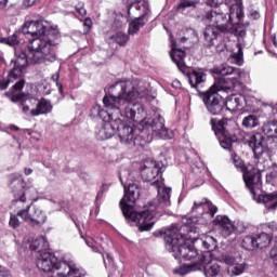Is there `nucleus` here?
Masks as SVG:
<instances>
[{"label":"nucleus","mask_w":277,"mask_h":277,"mask_svg":"<svg viewBox=\"0 0 277 277\" xmlns=\"http://www.w3.org/2000/svg\"><path fill=\"white\" fill-rule=\"evenodd\" d=\"M23 88H25V80H19V81H17V82L13 85V89H14L16 92L23 90Z\"/></svg>","instance_id":"603ef678"},{"label":"nucleus","mask_w":277,"mask_h":277,"mask_svg":"<svg viewBox=\"0 0 277 277\" xmlns=\"http://www.w3.org/2000/svg\"><path fill=\"white\" fill-rule=\"evenodd\" d=\"M53 40L48 37L41 39H32L28 43V50L15 48L14 67L9 72L10 79H18L23 76V70L28 64H47L57 60L55 51H53Z\"/></svg>","instance_id":"20e7f679"},{"label":"nucleus","mask_w":277,"mask_h":277,"mask_svg":"<svg viewBox=\"0 0 277 277\" xmlns=\"http://www.w3.org/2000/svg\"><path fill=\"white\" fill-rule=\"evenodd\" d=\"M25 180H23V175L19 174H11L10 175V187L12 193L14 194V200L12 201V207H19L27 202V197L29 196V192H36V188L32 186H26Z\"/></svg>","instance_id":"9b49d317"},{"label":"nucleus","mask_w":277,"mask_h":277,"mask_svg":"<svg viewBox=\"0 0 277 277\" xmlns=\"http://www.w3.org/2000/svg\"><path fill=\"white\" fill-rule=\"evenodd\" d=\"M220 34H222V31H220L219 28H215L213 25H208L203 30L205 47L208 49L215 47Z\"/></svg>","instance_id":"412c9836"},{"label":"nucleus","mask_w":277,"mask_h":277,"mask_svg":"<svg viewBox=\"0 0 277 277\" xmlns=\"http://www.w3.org/2000/svg\"><path fill=\"white\" fill-rule=\"evenodd\" d=\"M277 179V166L274 164L271 172L266 174V182L267 183H274Z\"/></svg>","instance_id":"79ce46f5"},{"label":"nucleus","mask_w":277,"mask_h":277,"mask_svg":"<svg viewBox=\"0 0 277 277\" xmlns=\"http://www.w3.org/2000/svg\"><path fill=\"white\" fill-rule=\"evenodd\" d=\"M200 207H207L208 209V213L209 215H211V217L215 216V213H217V207L215 205H213V202H211L209 199L203 198L201 201H195L194 202V207H193V211H196V209H200Z\"/></svg>","instance_id":"c85d7f7f"},{"label":"nucleus","mask_w":277,"mask_h":277,"mask_svg":"<svg viewBox=\"0 0 277 277\" xmlns=\"http://www.w3.org/2000/svg\"><path fill=\"white\" fill-rule=\"evenodd\" d=\"M242 127L245 129H255V127H259V117L256 115H248L243 117Z\"/></svg>","instance_id":"2f4dec72"},{"label":"nucleus","mask_w":277,"mask_h":277,"mask_svg":"<svg viewBox=\"0 0 277 277\" xmlns=\"http://www.w3.org/2000/svg\"><path fill=\"white\" fill-rule=\"evenodd\" d=\"M10 129H11V131H18L19 130L18 127H16V126H11Z\"/></svg>","instance_id":"338daca9"},{"label":"nucleus","mask_w":277,"mask_h":277,"mask_svg":"<svg viewBox=\"0 0 277 277\" xmlns=\"http://www.w3.org/2000/svg\"><path fill=\"white\" fill-rule=\"evenodd\" d=\"M118 127V121L111 119L110 121L103 120L100 128L96 129L95 135L97 140L105 141L114 137L116 135V128Z\"/></svg>","instance_id":"a211bd4d"},{"label":"nucleus","mask_w":277,"mask_h":277,"mask_svg":"<svg viewBox=\"0 0 277 277\" xmlns=\"http://www.w3.org/2000/svg\"><path fill=\"white\" fill-rule=\"evenodd\" d=\"M237 17L236 13L227 8H219L216 10L207 11L202 15V21L213 23L212 25L222 34H227L233 29V19Z\"/></svg>","instance_id":"6e6552de"},{"label":"nucleus","mask_w":277,"mask_h":277,"mask_svg":"<svg viewBox=\"0 0 277 277\" xmlns=\"http://www.w3.org/2000/svg\"><path fill=\"white\" fill-rule=\"evenodd\" d=\"M8 85H10V78L0 79V90H8Z\"/></svg>","instance_id":"3c124183"},{"label":"nucleus","mask_w":277,"mask_h":277,"mask_svg":"<svg viewBox=\"0 0 277 277\" xmlns=\"http://www.w3.org/2000/svg\"><path fill=\"white\" fill-rule=\"evenodd\" d=\"M127 172L119 174V181L124 188V195L120 200L119 205L126 217L127 222H132L136 224L140 233L144 230H150L155 226V217L161 215L163 209H168L172 205L170 201V194L172 188L159 186V180L151 183L158 188L157 201L149 203L141 212H135V203L140 200L142 196L140 185L135 183H129L127 185Z\"/></svg>","instance_id":"f03ea898"},{"label":"nucleus","mask_w":277,"mask_h":277,"mask_svg":"<svg viewBox=\"0 0 277 277\" xmlns=\"http://www.w3.org/2000/svg\"><path fill=\"white\" fill-rule=\"evenodd\" d=\"M224 49H226V45L224 43H221L216 47V51L219 53H222L224 51Z\"/></svg>","instance_id":"bf43d9fd"},{"label":"nucleus","mask_w":277,"mask_h":277,"mask_svg":"<svg viewBox=\"0 0 277 277\" xmlns=\"http://www.w3.org/2000/svg\"><path fill=\"white\" fill-rule=\"evenodd\" d=\"M233 163L236 168H240L247 189H249L252 196H256V189H261L262 185L259 164H255V167L252 164L243 166V161L237 155L233 156Z\"/></svg>","instance_id":"0eeeda50"},{"label":"nucleus","mask_w":277,"mask_h":277,"mask_svg":"<svg viewBox=\"0 0 277 277\" xmlns=\"http://www.w3.org/2000/svg\"><path fill=\"white\" fill-rule=\"evenodd\" d=\"M106 259L109 263H111V261H114V258L111 256V254L106 253Z\"/></svg>","instance_id":"69168bd1"},{"label":"nucleus","mask_w":277,"mask_h":277,"mask_svg":"<svg viewBox=\"0 0 277 277\" xmlns=\"http://www.w3.org/2000/svg\"><path fill=\"white\" fill-rule=\"evenodd\" d=\"M260 200H262V202L265 206V209H267V211H276V209H277V192L264 194L260 197Z\"/></svg>","instance_id":"a878e982"},{"label":"nucleus","mask_w":277,"mask_h":277,"mask_svg":"<svg viewBox=\"0 0 277 277\" xmlns=\"http://www.w3.org/2000/svg\"><path fill=\"white\" fill-rule=\"evenodd\" d=\"M9 226L13 229L18 228V226H21V220H18V216H16L15 214H11Z\"/></svg>","instance_id":"37998d69"},{"label":"nucleus","mask_w":277,"mask_h":277,"mask_svg":"<svg viewBox=\"0 0 277 277\" xmlns=\"http://www.w3.org/2000/svg\"><path fill=\"white\" fill-rule=\"evenodd\" d=\"M144 95L140 92L133 82L130 80H121L115 82L108 89V94L103 97L104 107L115 111L117 116L133 120V122H140L142 133H163L166 126L163 124V118L145 119L144 106L140 103H133L137 98H142Z\"/></svg>","instance_id":"f257e3e1"},{"label":"nucleus","mask_w":277,"mask_h":277,"mask_svg":"<svg viewBox=\"0 0 277 277\" xmlns=\"http://www.w3.org/2000/svg\"><path fill=\"white\" fill-rule=\"evenodd\" d=\"M123 3H127L128 8H131L133 3H137L140 0H122Z\"/></svg>","instance_id":"4d7b16f0"},{"label":"nucleus","mask_w":277,"mask_h":277,"mask_svg":"<svg viewBox=\"0 0 277 277\" xmlns=\"http://www.w3.org/2000/svg\"><path fill=\"white\" fill-rule=\"evenodd\" d=\"M263 133L268 137H276V120L269 121L262 127Z\"/></svg>","instance_id":"e433bc0d"},{"label":"nucleus","mask_w":277,"mask_h":277,"mask_svg":"<svg viewBox=\"0 0 277 277\" xmlns=\"http://www.w3.org/2000/svg\"><path fill=\"white\" fill-rule=\"evenodd\" d=\"M205 267L200 262H193L189 264H183L180 267L174 268L173 274L177 276H187V274H192V272H200Z\"/></svg>","instance_id":"b1692460"},{"label":"nucleus","mask_w":277,"mask_h":277,"mask_svg":"<svg viewBox=\"0 0 277 277\" xmlns=\"http://www.w3.org/2000/svg\"><path fill=\"white\" fill-rule=\"evenodd\" d=\"M75 8L78 14H80V16H85V14H88V11L85 10L83 2H78Z\"/></svg>","instance_id":"de8ad7c7"},{"label":"nucleus","mask_w":277,"mask_h":277,"mask_svg":"<svg viewBox=\"0 0 277 277\" xmlns=\"http://www.w3.org/2000/svg\"><path fill=\"white\" fill-rule=\"evenodd\" d=\"M72 260H64L60 262L53 253L43 252L37 260V267L41 272H53L52 277H66V273L60 271L62 267L68 268V263Z\"/></svg>","instance_id":"9d476101"},{"label":"nucleus","mask_w":277,"mask_h":277,"mask_svg":"<svg viewBox=\"0 0 277 277\" xmlns=\"http://www.w3.org/2000/svg\"><path fill=\"white\" fill-rule=\"evenodd\" d=\"M230 120L229 118H211L210 126L214 135L217 137L220 145L225 150H230V147L237 142V135L230 132Z\"/></svg>","instance_id":"1a4fd4ad"},{"label":"nucleus","mask_w":277,"mask_h":277,"mask_svg":"<svg viewBox=\"0 0 277 277\" xmlns=\"http://www.w3.org/2000/svg\"><path fill=\"white\" fill-rule=\"evenodd\" d=\"M247 27H250V23L247 22L245 24H241V23H234L233 22V26L230 28V31L229 34H235V36H240V37H243L246 36V28Z\"/></svg>","instance_id":"473e14b6"},{"label":"nucleus","mask_w":277,"mask_h":277,"mask_svg":"<svg viewBox=\"0 0 277 277\" xmlns=\"http://www.w3.org/2000/svg\"><path fill=\"white\" fill-rule=\"evenodd\" d=\"M233 60L237 62V64H241L243 62V49L241 47L238 48V52L232 54Z\"/></svg>","instance_id":"c03bdc74"},{"label":"nucleus","mask_w":277,"mask_h":277,"mask_svg":"<svg viewBox=\"0 0 277 277\" xmlns=\"http://www.w3.org/2000/svg\"><path fill=\"white\" fill-rule=\"evenodd\" d=\"M186 42V37H176V40L172 39L170 57L173 64L177 66L179 70L186 76L189 84L193 88H198V85L207 81V74H205L202 70L189 69V67H187L185 64V51H183V49H179L177 47L179 44H185Z\"/></svg>","instance_id":"423d86ee"},{"label":"nucleus","mask_w":277,"mask_h":277,"mask_svg":"<svg viewBox=\"0 0 277 277\" xmlns=\"http://www.w3.org/2000/svg\"><path fill=\"white\" fill-rule=\"evenodd\" d=\"M222 8H226L233 14H236V18L241 22L246 14L243 13V1L242 0H225Z\"/></svg>","instance_id":"4be33fe9"},{"label":"nucleus","mask_w":277,"mask_h":277,"mask_svg":"<svg viewBox=\"0 0 277 277\" xmlns=\"http://www.w3.org/2000/svg\"><path fill=\"white\" fill-rule=\"evenodd\" d=\"M214 75L221 77L209 90L200 94L201 101L210 116H222L226 113V101L217 92H241V70L230 65H221L213 68Z\"/></svg>","instance_id":"7ed1b4c3"},{"label":"nucleus","mask_w":277,"mask_h":277,"mask_svg":"<svg viewBox=\"0 0 277 277\" xmlns=\"http://www.w3.org/2000/svg\"><path fill=\"white\" fill-rule=\"evenodd\" d=\"M85 243L90 249L93 250V252H101V247H98L92 238H87Z\"/></svg>","instance_id":"49530a36"},{"label":"nucleus","mask_w":277,"mask_h":277,"mask_svg":"<svg viewBox=\"0 0 277 277\" xmlns=\"http://www.w3.org/2000/svg\"><path fill=\"white\" fill-rule=\"evenodd\" d=\"M90 118H100L101 120H105L109 113L101 107V105L96 104L90 109L89 114Z\"/></svg>","instance_id":"7c9ffc66"},{"label":"nucleus","mask_w":277,"mask_h":277,"mask_svg":"<svg viewBox=\"0 0 277 277\" xmlns=\"http://www.w3.org/2000/svg\"><path fill=\"white\" fill-rule=\"evenodd\" d=\"M200 5V0H180L177 10H187V8H197Z\"/></svg>","instance_id":"ea45409f"},{"label":"nucleus","mask_w":277,"mask_h":277,"mask_svg":"<svg viewBox=\"0 0 277 277\" xmlns=\"http://www.w3.org/2000/svg\"><path fill=\"white\" fill-rule=\"evenodd\" d=\"M253 237L255 242V250L256 249L263 250V248H267V246L272 243V237L265 232L256 234Z\"/></svg>","instance_id":"bb28decb"},{"label":"nucleus","mask_w":277,"mask_h":277,"mask_svg":"<svg viewBox=\"0 0 277 277\" xmlns=\"http://www.w3.org/2000/svg\"><path fill=\"white\" fill-rule=\"evenodd\" d=\"M268 228L275 233L274 234L275 245L277 246V224H276V222L268 223Z\"/></svg>","instance_id":"8fccbe9b"},{"label":"nucleus","mask_w":277,"mask_h":277,"mask_svg":"<svg viewBox=\"0 0 277 277\" xmlns=\"http://www.w3.org/2000/svg\"><path fill=\"white\" fill-rule=\"evenodd\" d=\"M249 146L252 149L255 159H261L264 153H267V142H265V136L259 132L250 137Z\"/></svg>","instance_id":"f3484780"},{"label":"nucleus","mask_w":277,"mask_h":277,"mask_svg":"<svg viewBox=\"0 0 277 277\" xmlns=\"http://www.w3.org/2000/svg\"><path fill=\"white\" fill-rule=\"evenodd\" d=\"M31 246L37 252H42V250L49 249V242L44 239V237L37 238Z\"/></svg>","instance_id":"c9c22d12"},{"label":"nucleus","mask_w":277,"mask_h":277,"mask_svg":"<svg viewBox=\"0 0 277 277\" xmlns=\"http://www.w3.org/2000/svg\"><path fill=\"white\" fill-rule=\"evenodd\" d=\"M201 243L203 248H206V250H209L210 252L215 250V248H217V240L212 236H205L201 239Z\"/></svg>","instance_id":"f704fd0d"},{"label":"nucleus","mask_w":277,"mask_h":277,"mask_svg":"<svg viewBox=\"0 0 277 277\" xmlns=\"http://www.w3.org/2000/svg\"><path fill=\"white\" fill-rule=\"evenodd\" d=\"M241 246L245 250H249V251L256 250L254 236H246L241 241Z\"/></svg>","instance_id":"58836bf2"},{"label":"nucleus","mask_w":277,"mask_h":277,"mask_svg":"<svg viewBox=\"0 0 277 277\" xmlns=\"http://www.w3.org/2000/svg\"><path fill=\"white\" fill-rule=\"evenodd\" d=\"M9 0H0V10H5Z\"/></svg>","instance_id":"13d9d810"},{"label":"nucleus","mask_w":277,"mask_h":277,"mask_svg":"<svg viewBox=\"0 0 277 277\" xmlns=\"http://www.w3.org/2000/svg\"><path fill=\"white\" fill-rule=\"evenodd\" d=\"M235 274L239 276V274H243V268H239V266L235 267Z\"/></svg>","instance_id":"680f3d73"},{"label":"nucleus","mask_w":277,"mask_h":277,"mask_svg":"<svg viewBox=\"0 0 277 277\" xmlns=\"http://www.w3.org/2000/svg\"><path fill=\"white\" fill-rule=\"evenodd\" d=\"M222 1L224 0H206V4L209 5V8L217 9L220 5H222Z\"/></svg>","instance_id":"09e8293b"},{"label":"nucleus","mask_w":277,"mask_h":277,"mask_svg":"<svg viewBox=\"0 0 277 277\" xmlns=\"http://www.w3.org/2000/svg\"><path fill=\"white\" fill-rule=\"evenodd\" d=\"M38 1H40V0H24V5L26 8H31V5H34Z\"/></svg>","instance_id":"5fc2aeb1"},{"label":"nucleus","mask_w":277,"mask_h":277,"mask_svg":"<svg viewBox=\"0 0 277 277\" xmlns=\"http://www.w3.org/2000/svg\"><path fill=\"white\" fill-rule=\"evenodd\" d=\"M52 81H55L60 94H64V85L60 82V72L52 75Z\"/></svg>","instance_id":"a18cd8bd"},{"label":"nucleus","mask_w":277,"mask_h":277,"mask_svg":"<svg viewBox=\"0 0 277 277\" xmlns=\"http://www.w3.org/2000/svg\"><path fill=\"white\" fill-rule=\"evenodd\" d=\"M123 26L124 24H113V27H115V29H122Z\"/></svg>","instance_id":"0e129e2a"},{"label":"nucleus","mask_w":277,"mask_h":277,"mask_svg":"<svg viewBox=\"0 0 277 277\" xmlns=\"http://www.w3.org/2000/svg\"><path fill=\"white\" fill-rule=\"evenodd\" d=\"M47 22L39 19L37 21V38L35 40H40L42 38H49V40H53L54 44H52V49L55 52V47H57V40H60V31L54 28H50L47 30Z\"/></svg>","instance_id":"dca6fc26"},{"label":"nucleus","mask_w":277,"mask_h":277,"mask_svg":"<svg viewBox=\"0 0 277 277\" xmlns=\"http://www.w3.org/2000/svg\"><path fill=\"white\" fill-rule=\"evenodd\" d=\"M148 2L146 0H138L128 8V14L131 18H148Z\"/></svg>","instance_id":"6ab92c4d"},{"label":"nucleus","mask_w":277,"mask_h":277,"mask_svg":"<svg viewBox=\"0 0 277 277\" xmlns=\"http://www.w3.org/2000/svg\"><path fill=\"white\" fill-rule=\"evenodd\" d=\"M2 42L9 44V47H18V44H21V39L18 38V35L13 34L10 37L3 38Z\"/></svg>","instance_id":"a19ab883"},{"label":"nucleus","mask_w":277,"mask_h":277,"mask_svg":"<svg viewBox=\"0 0 277 277\" xmlns=\"http://www.w3.org/2000/svg\"><path fill=\"white\" fill-rule=\"evenodd\" d=\"M0 277H12L8 271H0Z\"/></svg>","instance_id":"052dcab7"},{"label":"nucleus","mask_w":277,"mask_h":277,"mask_svg":"<svg viewBox=\"0 0 277 277\" xmlns=\"http://www.w3.org/2000/svg\"><path fill=\"white\" fill-rule=\"evenodd\" d=\"M116 122L115 132L117 131L121 144H126V146H137V136H135L133 126H129L120 118H116Z\"/></svg>","instance_id":"4468645a"},{"label":"nucleus","mask_w":277,"mask_h":277,"mask_svg":"<svg viewBox=\"0 0 277 277\" xmlns=\"http://www.w3.org/2000/svg\"><path fill=\"white\" fill-rule=\"evenodd\" d=\"M250 18L253 21H259L261 18V14L258 11H253L250 13Z\"/></svg>","instance_id":"864d4df0"},{"label":"nucleus","mask_w":277,"mask_h":277,"mask_svg":"<svg viewBox=\"0 0 277 277\" xmlns=\"http://www.w3.org/2000/svg\"><path fill=\"white\" fill-rule=\"evenodd\" d=\"M133 19L129 24L128 32L130 36H135L146 23H148V18H142V17H132Z\"/></svg>","instance_id":"cd10ccee"},{"label":"nucleus","mask_w":277,"mask_h":277,"mask_svg":"<svg viewBox=\"0 0 277 277\" xmlns=\"http://www.w3.org/2000/svg\"><path fill=\"white\" fill-rule=\"evenodd\" d=\"M159 172H161V170L159 167H157V164H154L153 167H144L141 171V176L143 181L150 183L151 181H155L157 176H159Z\"/></svg>","instance_id":"393cba45"},{"label":"nucleus","mask_w":277,"mask_h":277,"mask_svg":"<svg viewBox=\"0 0 277 277\" xmlns=\"http://www.w3.org/2000/svg\"><path fill=\"white\" fill-rule=\"evenodd\" d=\"M206 277H224L222 274V267L219 264H212L210 267L205 268Z\"/></svg>","instance_id":"72a5a7b5"},{"label":"nucleus","mask_w":277,"mask_h":277,"mask_svg":"<svg viewBox=\"0 0 277 277\" xmlns=\"http://www.w3.org/2000/svg\"><path fill=\"white\" fill-rule=\"evenodd\" d=\"M246 105V96L242 94H232L225 101V111H241Z\"/></svg>","instance_id":"aec40b11"},{"label":"nucleus","mask_w":277,"mask_h":277,"mask_svg":"<svg viewBox=\"0 0 277 277\" xmlns=\"http://www.w3.org/2000/svg\"><path fill=\"white\" fill-rule=\"evenodd\" d=\"M26 30L25 34L30 36H38V21H27L24 23Z\"/></svg>","instance_id":"4c0bfd02"},{"label":"nucleus","mask_w":277,"mask_h":277,"mask_svg":"<svg viewBox=\"0 0 277 277\" xmlns=\"http://www.w3.org/2000/svg\"><path fill=\"white\" fill-rule=\"evenodd\" d=\"M35 106L36 108L30 110V116L32 117L44 116L53 111V104H51V101L47 98L37 100V104Z\"/></svg>","instance_id":"5701e85b"},{"label":"nucleus","mask_w":277,"mask_h":277,"mask_svg":"<svg viewBox=\"0 0 277 277\" xmlns=\"http://www.w3.org/2000/svg\"><path fill=\"white\" fill-rule=\"evenodd\" d=\"M275 137H277V121L275 120Z\"/></svg>","instance_id":"774afa93"},{"label":"nucleus","mask_w":277,"mask_h":277,"mask_svg":"<svg viewBox=\"0 0 277 277\" xmlns=\"http://www.w3.org/2000/svg\"><path fill=\"white\" fill-rule=\"evenodd\" d=\"M83 25H85V27H92L93 23H92V18L87 17L83 22Z\"/></svg>","instance_id":"6e6d98bb"},{"label":"nucleus","mask_w":277,"mask_h":277,"mask_svg":"<svg viewBox=\"0 0 277 277\" xmlns=\"http://www.w3.org/2000/svg\"><path fill=\"white\" fill-rule=\"evenodd\" d=\"M11 103H17L22 114L31 116V107H36L38 98L30 93L19 92L11 96Z\"/></svg>","instance_id":"2eb2a0df"},{"label":"nucleus","mask_w":277,"mask_h":277,"mask_svg":"<svg viewBox=\"0 0 277 277\" xmlns=\"http://www.w3.org/2000/svg\"><path fill=\"white\" fill-rule=\"evenodd\" d=\"M109 42H116L119 47H127V42H129V35L118 31L115 35L108 38Z\"/></svg>","instance_id":"c756f323"},{"label":"nucleus","mask_w":277,"mask_h":277,"mask_svg":"<svg viewBox=\"0 0 277 277\" xmlns=\"http://www.w3.org/2000/svg\"><path fill=\"white\" fill-rule=\"evenodd\" d=\"M31 203H28L25 208L17 211L18 217H22L24 222H27L32 228H40L47 222V214L43 213L40 208H32V212L29 213Z\"/></svg>","instance_id":"ddd939ff"},{"label":"nucleus","mask_w":277,"mask_h":277,"mask_svg":"<svg viewBox=\"0 0 277 277\" xmlns=\"http://www.w3.org/2000/svg\"><path fill=\"white\" fill-rule=\"evenodd\" d=\"M34 170L29 169V168H25L24 169V173L26 174V176H29V174H32Z\"/></svg>","instance_id":"e2e57ef3"},{"label":"nucleus","mask_w":277,"mask_h":277,"mask_svg":"<svg viewBox=\"0 0 277 277\" xmlns=\"http://www.w3.org/2000/svg\"><path fill=\"white\" fill-rule=\"evenodd\" d=\"M214 226H217L222 237H230L233 233L241 235V233H246L248 229V224L243 221H235L230 222L226 215H216L213 221Z\"/></svg>","instance_id":"f8f14e48"},{"label":"nucleus","mask_w":277,"mask_h":277,"mask_svg":"<svg viewBox=\"0 0 277 277\" xmlns=\"http://www.w3.org/2000/svg\"><path fill=\"white\" fill-rule=\"evenodd\" d=\"M196 236L192 230V226L183 224L171 225L166 233L164 241L169 252L173 253L174 259H183L192 261L198 256V251L193 245H187V241H194Z\"/></svg>","instance_id":"39448f33"}]
</instances>
